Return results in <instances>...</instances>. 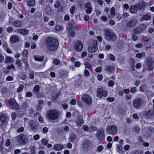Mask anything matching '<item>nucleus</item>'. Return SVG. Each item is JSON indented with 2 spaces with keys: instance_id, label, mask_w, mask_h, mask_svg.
<instances>
[{
  "instance_id": "1",
  "label": "nucleus",
  "mask_w": 154,
  "mask_h": 154,
  "mask_svg": "<svg viewBox=\"0 0 154 154\" xmlns=\"http://www.w3.org/2000/svg\"><path fill=\"white\" fill-rule=\"evenodd\" d=\"M47 48L51 51H56L59 46V42L56 38L51 37L47 38L46 40Z\"/></svg>"
},
{
  "instance_id": "2",
  "label": "nucleus",
  "mask_w": 154,
  "mask_h": 154,
  "mask_svg": "<svg viewBox=\"0 0 154 154\" xmlns=\"http://www.w3.org/2000/svg\"><path fill=\"white\" fill-rule=\"evenodd\" d=\"M60 112L56 109L49 110L47 111L46 116L48 120L53 122H55L58 121V118Z\"/></svg>"
},
{
  "instance_id": "3",
  "label": "nucleus",
  "mask_w": 154,
  "mask_h": 154,
  "mask_svg": "<svg viewBox=\"0 0 154 154\" xmlns=\"http://www.w3.org/2000/svg\"><path fill=\"white\" fill-rule=\"evenodd\" d=\"M105 38L109 41H114L116 38V36L108 28H105L104 29Z\"/></svg>"
},
{
  "instance_id": "4",
  "label": "nucleus",
  "mask_w": 154,
  "mask_h": 154,
  "mask_svg": "<svg viewBox=\"0 0 154 154\" xmlns=\"http://www.w3.org/2000/svg\"><path fill=\"white\" fill-rule=\"evenodd\" d=\"M17 141L21 145L26 144L28 142V138L27 136L23 134H21L17 136Z\"/></svg>"
},
{
  "instance_id": "5",
  "label": "nucleus",
  "mask_w": 154,
  "mask_h": 154,
  "mask_svg": "<svg viewBox=\"0 0 154 154\" xmlns=\"http://www.w3.org/2000/svg\"><path fill=\"white\" fill-rule=\"evenodd\" d=\"M91 145V141L88 139H84L82 141V150L84 151H88Z\"/></svg>"
},
{
  "instance_id": "6",
  "label": "nucleus",
  "mask_w": 154,
  "mask_h": 154,
  "mask_svg": "<svg viewBox=\"0 0 154 154\" xmlns=\"http://www.w3.org/2000/svg\"><path fill=\"white\" fill-rule=\"evenodd\" d=\"M118 128L116 125H113L108 126L106 130L107 133L109 134L115 135L117 132Z\"/></svg>"
},
{
  "instance_id": "7",
  "label": "nucleus",
  "mask_w": 154,
  "mask_h": 154,
  "mask_svg": "<svg viewBox=\"0 0 154 154\" xmlns=\"http://www.w3.org/2000/svg\"><path fill=\"white\" fill-rule=\"evenodd\" d=\"M8 103L10 106H11L13 109L16 110H18L20 109L19 104L13 98H11Z\"/></svg>"
},
{
  "instance_id": "8",
  "label": "nucleus",
  "mask_w": 154,
  "mask_h": 154,
  "mask_svg": "<svg viewBox=\"0 0 154 154\" xmlns=\"http://www.w3.org/2000/svg\"><path fill=\"white\" fill-rule=\"evenodd\" d=\"M142 99L137 98L135 99L133 101V107L136 109H139L142 105Z\"/></svg>"
},
{
  "instance_id": "9",
  "label": "nucleus",
  "mask_w": 154,
  "mask_h": 154,
  "mask_svg": "<svg viewBox=\"0 0 154 154\" xmlns=\"http://www.w3.org/2000/svg\"><path fill=\"white\" fill-rule=\"evenodd\" d=\"M82 100L88 105H91L92 102V100L91 97L87 94H84L82 96Z\"/></svg>"
},
{
  "instance_id": "10",
  "label": "nucleus",
  "mask_w": 154,
  "mask_h": 154,
  "mask_svg": "<svg viewBox=\"0 0 154 154\" xmlns=\"http://www.w3.org/2000/svg\"><path fill=\"white\" fill-rule=\"evenodd\" d=\"M28 124L32 130L35 131L38 126V123L32 120H30L28 122Z\"/></svg>"
},
{
  "instance_id": "11",
  "label": "nucleus",
  "mask_w": 154,
  "mask_h": 154,
  "mask_svg": "<svg viewBox=\"0 0 154 154\" xmlns=\"http://www.w3.org/2000/svg\"><path fill=\"white\" fill-rule=\"evenodd\" d=\"M97 97L101 98L103 97H105L107 95V93L106 91H104L103 90L100 88H98L97 91Z\"/></svg>"
},
{
  "instance_id": "12",
  "label": "nucleus",
  "mask_w": 154,
  "mask_h": 154,
  "mask_svg": "<svg viewBox=\"0 0 154 154\" xmlns=\"http://www.w3.org/2000/svg\"><path fill=\"white\" fill-rule=\"evenodd\" d=\"M146 26L145 24H141L138 27L135 29L134 30V33L136 34H140L143 32L146 28Z\"/></svg>"
},
{
  "instance_id": "13",
  "label": "nucleus",
  "mask_w": 154,
  "mask_h": 154,
  "mask_svg": "<svg viewBox=\"0 0 154 154\" xmlns=\"http://www.w3.org/2000/svg\"><path fill=\"white\" fill-rule=\"evenodd\" d=\"M9 120L8 116L5 113H2L0 114V121L4 124L7 123Z\"/></svg>"
},
{
  "instance_id": "14",
  "label": "nucleus",
  "mask_w": 154,
  "mask_h": 154,
  "mask_svg": "<svg viewBox=\"0 0 154 154\" xmlns=\"http://www.w3.org/2000/svg\"><path fill=\"white\" fill-rule=\"evenodd\" d=\"M144 45L146 47V48L148 49L150 48L152 40L150 37H145L143 38Z\"/></svg>"
},
{
  "instance_id": "15",
  "label": "nucleus",
  "mask_w": 154,
  "mask_h": 154,
  "mask_svg": "<svg viewBox=\"0 0 154 154\" xmlns=\"http://www.w3.org/2000/svg\"><path fill=\"white\" fill-rule=\"evenodd\" d=\"M96 135L97 138L99 140H103L105 138L104 131L103 129L98 130Z\"/></svg>"
},
{
  "instance_id": "16",
  "label": "nucleus",
  "mask_w": 154,
  "mask_h": 154,
  "mask_svg": "<svg viewBox=\"0 0 154 154\" xmlns=\"http://www.w3.org/2000/svg\"><path fill=\"white\" fill-rule=\"evenodd\" d=\"M74 48L77 51H81L83 48L82 42L80 41H77L75 44Z\"/></svg>"
},
{
  "instance_id": "17",
  "label": "nucleus",
  "mask_w": 154,
  "mask_h": 154,
  "mask_svg": "<svg viewBox=\"0 0 154 154\" xmlns=\"http://www.w3.org/2000/svg\"><path fill=\"white\" fill-rule=\"evenodd\" d=\"M147 65V66L148 69L149 70H151L153 69V66L152 64L153 61L151 57H149L147 58L146 60Z\"/></svg>"
},
{
  "instance_id": "18",
  "label": "nucleus",
  "mask_w": 154,
  "mask_h": 154,
  "mask_svg": "<svg viewBox=\"0 0 154 154\" xmlns=\"http://www.w3.org/2000/svg\"><path fill=\"white\" fill-rule=\"evenodd\" d=\"M143 113L147 118H150L153 115V111L152 109L144 111Z\"/></svg>"
},
{
  "instance_id": "19",
  "label": "nucleus",
  "mask_w": 154,
  "mask_h": 154,
  "mask_svg": "<svg viewBox=\"0 0 154 154\" xmlns=\"http://www.w3.org/2000/svg\"><path fill=\"white\" fill-rule=\"evenodd\" d=\"M137 22V20L136 19H133L127 23L126 24V26L127 27H131L135 25Z\"/></svg>"
},
{
  "instance_id": "20",
  "label": "nucleus",
  "mask_w": 154,
  "mask_h": 154,
  "mask_svg": "<svg viewBox=\"0 0 154 154\" xmlns=\"http://www.w3.org/2000/svg\"><path fill=\"white\" fill-rule=\"evenodd\" d=\"M85 6L87 8L85 10L86 13L88 14H90L92 11L91 4L90 3H87L85 4Z\"/></svg>"
},
{
  "instance_id": "21",
  "label": "nucleus",
  "mask_w": 154,
  "mask_h": 154,
  "mask_svg": "<svg viewBox=\"0 0 154 154\" xmlns=\"http://www.w3.org/2000/svg\"><path fill=\"white\" fill-rule=\"evenodd\" d=\"M17 33L23 35H26L29 33L28 31L25 29H18L16 30Z\"/></svg>"
},
{
  "instance_id": "22",
  "label": "nucleus",
  "mask_w": 154,
  "mask_h": 154,
  "mask_svg": "<svg viewBox=\"0 0 154 154\" xmlns=\"http://www.w3.org/2000/svg\"><path fill=\"white\" fill-rule=\"evenodd\" d=\"M20 38L19 37L16 35H12L10 38V42L12 43H14L19 41Z\"/></svg>"
},
{
  "instance_id": "23",
  "label": "nucleus",
  "mask_w": 154,
  "mask_h": 154,
  "mask_svg": "<svg viewBox=\"0 0 154 154\" xmlns=\"http://www.w3.org/2000/svg\"><path fill=\"white\" fill-rule=\"evenodd\" d=\"M76 125L77 126L80 127L84 123L82 118L81 116H77V120L76 121Z\"/></svg>"
},
{
  "instance_id": "24",
  "label": "nucleus",
  "mask_w": 154,
  "mask_h": 154,
  "mask_svg": "<svg viewBox=\"0 0 154 154\" xmlns=\"http://www.w3.org/2000/svg\"><path fill=\"white\" fill-rule=\"evenodd\" d=\"M130 12L133 14H135L137 12L138 10V8L136 6V5H132L130 6Z\"/></svg>"
},
{
  "instance_id": "25",
  "label": "nucleus",
  "mask_w": 154,
  "mask_h": 154,
  "mask_svg": "<svg viewBox=\"0 0 154 154\" xmlns=\"http://www.w3.org/2000/svg\"><path fill=\"white\" fill-rule=\"evenodd\" d=\"M59 74L62 77L66 78L68 76V72L66 71L61 69L59 72Z\"/></svg>"
},
{
  "instance_id": "26",
  "label": "nucleus",
  "mask_w": 154,
  "mask_h": 154,
  "mask_svg": "<svg viewBox=\"0 0 154 154\" xmlns=\"http://www.w3.org/2000/svg\"><path fill=\"white\" fill-rule=\"evenodd\" d=\"M105 70L109 74H111L114 71V68L112 66H106L105 67Z\"/></svg>"
},
{
  "instance_id": "27",
  "label": "nucleus",
  "mask_w": 154,
  "mask_h": 154,
  "mask_svg": "<svg viewBox=\"0 0 154 154\" xmlns=\"http://www.w3.org/2000/svg\"><path fill=\"white\" fill-rule=\"evenodd\" d=\"M45 13L48 15H50L52 13V10L49 6H47L45 11Z\"/></svg>"
},
{
  "instance_id": "28",
  "label": "nucleus",
  "mask_w": 154,
  "mask_h": 154,
  "mask_svg": "<svg viewBox=\"0 0 154 154\" xmlns=\"http://www.w3.org/2000/svg\"><path fill=\"white\" fill-rule=\"evenodd\" d=\"M136 6L137 7L138 9H139L141 10L144 9L146 5L145 2H143L136 4Z\"/></svg>"
},
{
  "instance_id": "29",
  "label": "nucleus",
  "mask_w": 154,
  "mask_h": 154,
  "mask_svg": "<svg viewBox=\"0 0 154 154\" xmlns=\"http://www.w3.org/2000/svg\"><path fill=\"white\" fill-rule=\"evenodd\" d=\"M97 47L96 45L90 46L88 48V51L90 53H94L97 50Z\"/></svg>"
},
{
  "instance_id": "30",
  "label": "nucleus",
  "mask_w": 154,
  "mask_h": 154,
  "mask_svg": "<svg viewBox=\"0 0 154 154\" xmlns=\"http://www.w3.org/2000/svg\"><path fill=\"white\" fill-rule=\"evenodd\" d=\"M54 7L56 8L57 9L58 11H61L62 9V7L60 5V2L58 1H56L55 2L54 5Z\"/></svg>"
},
{
  "instance_id": "31",
  "label": "nucleus",
  "mask_w": 154,
  "mask_h": 154,
  "mask_svg": "<svg viewBox=\"0 0 154 154\" xmlns=\"http://www.w3.org/2000/svg\"><path fill=\"white\" fill-rule=\"evenodd\" d=\"M151 16L149 14L143 15L140 20L141 21H143L144 20H148L150 19Z\"/></svg>"
},
{
  "instance_id": "32",
  "label": "nucleus",
  "mask_w": 154,
  "mask_h": 154,
  "mask_svg": "<svg viewBox=\"0 0 154 154\" xmlns=\"http://www.w3.org/2000/svg\"><path fill=\"white\" fill-rule=\"evenodd\" d=\"M54 148L56 150L60 151L63 148V146L62 144H57L54 146Z\"/></svg>"
},
{
  "instance_id": "33",
  "label": "nucleus",
  "mask_w": 154,
  "mask_h": 154,
  "mask_svg": "<svg viewBox=\"0 0 154 154\" xmlns=\"http://www.w3.org/2000/svg\"><path fill=\"white\" fill-rule=\"evenodd\" d=\"M14 61V59L10 57H6L5 59V63H11L13 62Z\"/></svg>"
},
{
  "instance_id": "34",
  "label": "nucleus",
  "mask_w": 154,
  "mask_h": 154,
  "mask_svg": "<svg viewBox=\"0 0 154 154\" xmlns=\"http://www.w3.org/2000/svg\"><path fill=\"white\" fill-rule=\"evenodd\" d=\"M111 14L108 16V17L112 18L115 15V10L114 7H112L110 10Z\"/></svg>"
},
{
  "instance_id": "35",
  "label": "nucleus",
  "mask_w": 154,
  "mask_h": 154,
  "mask_svg": "<svg viewBox=\"0 0 154 154\" xmlns=\"http://www.w3.org/2000/svg\"><path fill=\"white\" fill-rule=\"evenodd\" d=\"M16 64L17 66L19 69H22L23 67L22 66V63L19 59H17L16 61Z\"/></svg>"
},
{
  "instance_id": "36",
  "label": "nucleus",
  "mask_w": 154,
  "mask_h": 154,
  "mask_svg": "<svg viewBox=\"0 0 154 154\" xmlns=\"http://www.w3.org/2000/svg\"><path fill=\"white\" fill-rule=\"evenodd\" d=\"M34 72L33 70L30 69L29 70V79H33L34 78Z\"/></svg>"
},
{
  "instance_id": "37",
  "label": "nucleus",
  "mask_w": 154,
  "mask_h": 154,
  "mask_svg": "<svg viewBox=\"0 0 154 154\" xmlns=\"http://www.w3.org/2000/svg\"><path fill=\"white\" fill-rule=\"evenodd\" d=\"M60 95V93L59 92L53 93L52 94V97L54 100H56Z\"/></svg>"
},
{
  "instance_id": "38",
  "label": "nucleus",
  "mask_w": 154,
  "mask_h": 154,
  "mask_svg": "<svg viewBox=\"0 0 154 154\" xmlns=\"http://www.w3.org/2000/svg\"><path fill=\"white\" fill-rule=\"evenodd\" d=\"M14 26L18 28L21 26L22 23L20 21L17 20L15 21L14 22Z\"/></svg>"
},
{
  "instance_id": "39",
  "label": "nucleus",
  "mask_w": 154,
  "mask_h": 154,
  "mask_svg": "<svg viewBox=\"0 0 154 154\" xmlns=\"http://www.w3.org/2000/svg\"><path fill=\"white\" fill-rule=\"evenodd\" d=\"M76 138V135L75 134H72L70 136L69 140L71 142H73L74 140Z\"/></svg>"
},
{
  "instance_id": "40",
  "label": "nucleus",
  "mask_w": 154,
  "mask_h": 154,
  "mask_svg": "<svg viewBox=\"0 0 154 154\" xmlns=\"http://www.w3.org/2000/svg\"><path fill=\"white\" fill-rule=\"evenodd\" d=\"M35 60L37 61H42L44 60V57H39L37 56H34Z\"/></svg>"
},
{
  "instance_id": "41",
  "label": "nucleus",
  "mask_w": 154,
  "mask_h": 154,
  "mask_svg": "<svg viewBox=\"0 0 154 154\" xmlns=\"http://www.w3.org/2000/svg\"><path fill=\"white\" fill-rule=\"evenodd\" d=\"M35 0H29L27 3V5L29 6H33L35 4Z\"/></svg>"
},
{
  "instance_id": "42",
  "label": "nucleus",
  "mask_w": 154,
  "mask_h": 154,
  "mask_svg": "<svg viewBox=\"0 0 154 154\" xmlns=\"http://www.w3.org/2000/svg\"><path fill=\"white\" fill-rule=\"evenodd\" d=\"M30 152L31 154H35V147L34 146H31L30 147Z\"/></svg>"
},
{
  "instance_id": "43",
  "label": "nucleus",
  "mask_w": 154,
  "mask_h": 154,
  "mask_svg": "<svg viewBox=\"0 0 154 154\" xmlns=\"http://www.w3.org/2000/svg\"><path fill=\"white\" fill-rule=\"evenodd\" d=\"M40 86L39 85H36L34 88L33 90L35 94L38 92L39 91Z\"/></svg>"
},
{
  "instance_id": "44",
  "label": "nucleus",
  "mask_w": 154,
  "mask_h": 154,
  "mask_svg": "<svg viewBox=\"0 0 154 154\" xmlns=\"http://www.w3.org/2000/svg\"><path fill=\"white\" fill-rule=\"evenodd\" d=\"M53 63L55 65H58L60 63V61L57 58H55L53 60Z\"/></svg>"
},
{
  "instance_id": "45",
  "label": "nucleus",
  "mask_w": 154,
  "mask_h": 154,
  "mask_svg": "<svg viewBox=\"0 0 154 154\" xmlns=\"http://www.w3.org/2000/svg\"><path fill=\"white\" fill-rule=\"evenodd\" d=\"M145 54L144 52L142 53H139L137 54L136 55V57L138 58H140L142 57V56H145Z\"/></svg>"
},
{
  "instance_id": "46",
  "label": "nucleus",
  "mask_w": 154,
  "mask_h": 154,
  "mask_svg": "<svg viewBox=\"0 0 154 154\" xmlns=\"http://www.w3.org/2000/svg\"><path fill=\"white\" fill-rule=\"evenodd\" d=\"M63 27L62 26L57 25L55 27V29L57 31H59L63 29Z\"/></svg>"
},
{
  "instance_id": "47",
  "label": "nucleus",
  "mask_w": 154,
  "mask_h": 154,
  "mask_svg": "<svg viewBox=\"0 0 154 154\" xmlns=\"http://www.w3.org/2000/svg\"><path fill=\"white\" fill-rule=\"evenodd\" d=\"M133 129L134 131L137 133H139L140 132V129L137 126H135L133 128Z\"/></svg>"
},
{
  "instance_id": "48",
  "label": "nucleus",
  "mask_w": 154,
  "mask_h": 154,
  "mask_svg": "<svg viewBox=\"0 0 154 154\" xmlns=\"http://www.w3.org/2000/svg\"><path fill=\"white\" fill-rule=\"evenodd\" d=\"M11 119L12 120H15L17 117V114L15 112H12L11 114Z\"/></svg>"
},
{
  "instance_id": "49",
  "label": "nucleus",
  "mask_w": 154,
  "mask_h": 154,
  "mask_svg": "<svg viewBox=\"0 0 154 154\" xmlns=\"http://www.w3.org/2000/svg\"><path fill=\"white\" fill-rule=\"evenodd\" d=\"M117 148L119 152V153H122L123 152V150L122 146H119L118 145H117Z\"/></svg>"
},
{
  "instance_id": "50",
  "label": "nucleus",
  "mask_w": 154,
  "mask_h": 154,
  "mask_svg": "<svg viewBox=\"0 0 154 154\" xmlns=\"http://www.w3.org/2000/svg\"><path fill=\"white\" fill-rule=\"evenodd\" d=\"M24 88V86L23 85H21L19 88L17 89V92H20L22 91Z\"/></svg>"
},
{
  "instance_id": "51",
  "label": "nucleus",
  "mask_w": 154,
  "mask_h": 154,
  "mask_svg": "<svg viewBox=\"0 0 154 154\" xmlns=\"http://www.w3.org/2000/svg\"><path fill=\"white\" fill-rule=\"evenodd\" d=\"M84 64L85 67L88 69H90L92 67L90 63L87 62H85L84 63Z\"/></svg>"
},
{
  "instance_id": "52",
  "label": "nucleus",
  "mask_w": 154,
  "mask_h": 154,
  "mask_svg": "<svg viewBox=\"0 0 154 154\" xmlns=\"http://www.w3.org/2000/svg\"><path fill=\"white\" fill-rule=\"evenodd\" d=\"M75 9V7L74 6H72L70 9V12L72 14H73Z\"/></svg>"
},
{
  "instance_id": "53",
  "label": "nucleus",
  "mask_w": 154,
  "mask_h": 154,
  "mask_svg": "<svg viewBox=\"0 0 154 154\" xmlns=\"http://www.w3.org/2000/svg\"><path fill=\"white\" fill-rule=\"evenodd\" d=\"M68 35L71 37H74L75 36V33L74 32L69 31L68 32Z\"/></svg>"
},
{
  "instance_id": "54",
  "label": "nucleus",
  "mask_w": 154,
  "mask_h": 154,
  "mask_svg": "<svg viewBox=\"0 0 154 154\" xmlns=\"http://www.w3.org/2000/svg\"><path fill=\"white\" fill-rule=\"evenodd\" d=\"M114 82L112 80H110L108 83V85L109 87H112L114 85Z\"/></svg>"
},
{
  "instance_id": "55",
  "label": "nucleus",
  "mask_w": 154,
  "mask_h": 154,
  "mask_svg": "<svg viewBox=\"0 0 154 154\" xmlns=\"http://www.w3.org/2000/svg\"><path fill=\"white\" fill-rule=\"evenodd\" d=\"M7 68L8 69H14L15 70V66L13 64H11L10 65L8 66H7Z\"/></svg>"
},
{
  "instance_id": "56",
  "label": "nucleus",
  "mask_w": 154,
  "mask_h": 154,
  "mask_svg": "<svg viewBox=\"0 0 154 154\" xmlns=\"http://www.w3.org/2000/svg\"><path fill=\"white\" fill-rule=\"evenodd\" d=\"M42 144L43 146L46 145L48 143V141L47 140L43 139L41 141Z\"/></svg>"
},
{
  "instance_id": "57",
  "label": "nucleus",
  "mask_w": 154,
  "mask_h": 154,
  "mask_svg": "<svg viewBox=\"0 0 154 154\" xmlns=\"http://www.w3.org/2000/svg\"><path fill=\"white\" fill-rule=\"evenodd\" d=\"M107 101L110 102H112L114 101L115 99L114 97H109L106 99Z\"/></svg>"
},
{
  "instance_id": "58",
  "label": "nucleus",
  "mask_w": 154,
  "mask_h": 154,
  "mask_svg": "<svg viewBox=\"0 0 154 154\" xmlns=\"http://www.w3.org/2000/svg\"><path fill=\"white\" fill-rule=\"evenodd\" d=\"M37 97L38 98H41L44 97V94L42 93H39L38 92L35 94Z\"/></svg>"
},
{
  "instance_id": "59",
  "label": "nucleus",
  "mask_w": 154,
  "mask_h": 154,
  "mask_svg": "<svg viewBox=\"0 0 154 154\" xmlns=\"http://www.w3.org/2000/svg\"><path fill=\"white\" fill-rule=\"evenodd\" d=\"M24 130V128L23 127H21L19 128L17 130V132L18 133H21Z\"/></svg>"
},
{
  "instance_id": "60",
  "label": "nucleus",
  "mask_w": 154,
  "mask_h": 154,
  "mask_svg": "<svg viewBox=\"0 0 154 154\" xmlns=\"http://www.w3.org/2000/svg\"><path fill=\"white\" fill-rule=\"evenodd\" d=\"M13 28L11 27H8L7 29V32L8 33H11L13 31Z\"/></svg>"
},
{
  "instance_id": "61",
  "label": "nucleus",
  "mask_w": 154,
  "mask_h": 154,
  "mask_svg": "<svg viewBox=\"0 0 154 154\" xmlns=\"http://www.w3.org/2000/svg\"><path fill=\"white\" fill-rule=\"evenodd\" d=\"M70 19V17L68 14H66L64 16V20L65 21H69Z\"/></svg>"
},
{
  "instance_id": "62",
  "label": "nucleus",
  "mask_w": 154,
  "mask_h": 154,
  "mask_svg": "<svg viewBox=\"0 0 154 154\" xmlns=\"http://www.w3.org/2000/svg\"><path fill=\"white\" fill-rule=\"evenodd\" d=\"M28 53V51L26 50H24L22 52V54L24 57H26Z\"/></svg>"
},
{
  "instance_id": "63",
  "label": "nucleus",
  "mask_w": 154,
  "mask_h": 154,
  "mask_svg": "<svg viewBox=\"0 0 154 154\" xmlns=\"http://www.w3.org/2000/svg\"><path fill=\"white\" fill-rule=\"evenodd\" d=\"M103 146L100 145L97 148V149L98 151L99 152H100L103 149Z\"/></svg>"
},
{
  "instance_id": "64",
  "label": "nucleus",
  "mask_w": 154,
  "mask_h": 154,
  "mask_svg": "<svg viewBox=\"0 0 154 154\" xmlns=\"http://www.w3.org/2000/svg\"><path fill=\"white\" fill-rule=\"evenodd\" d=\"M102 70V68L100 66L97 67L95 69V71L97 72H100Z\"/></svg>"
}]
</instances>
